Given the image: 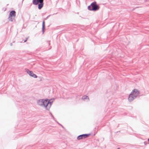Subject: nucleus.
Listing matches in <instances>:
<instances>
[{
    "label": "nucleus",
    "instance_id": "nucleus-20",
    "mask_svg": "<svg viewBox=\"0 0 149 149\" xmlns=\"http://www.w3.org/2000/svg\"><path fill=\"white\" fill-rule=\"evenodd\" d=\"M117 149H120V148H118Z\"/></svg>",
    "mask_w": 149,
    "mask_h": 149
},
{
    "label": "nucleus",
    "instance_id": "nucleus-18",
    "mask_svg": "<svg viewBox=\"0 0 149 149\" xmlns=\"http://www.w3.org/2000/svg\"><path fill=\"white\" fill-rule=\"evenodd\" d=\"M58 124H59V125H61V124H60V123H58Z\"/></svg>",
    "mask_w": 149,
    "mask_h": 149
},
{
    "label": "nucleus",
    "instance_id": "nucleus-8",
    "mask_svg": "<svg viewBox=\"0 0 149 149\" xmlns=\"http://www.w3.org/2000/svg\"><path fill=\"white\" fill-rule=\"evenodd\" d=\"M50 15H49L47 17H46L44 19V20L43 21L42 23V32L43 33L44 32L45 30V20H46L47 19V18H48L49 17Z\"/></svg>",
    "mask_w": 149,
    "mask_h": 149
},
{
    "label": "nucleus",
    "instance_id": "nucleus-7",
    "mask_svg": "<svg viewBox=\"0 0 149 149\" xmlns=\"http://www.w3.org/2000/svg\"><path fill=\"white\" fill-rule=\"evenodd\" d=\"M131 93L134 96H136V97L140 94V92L138 89H134L132 91Z\"/></svg>",
    "mask_w": 149,
    "mask_h": 149
},
{
    "label": "nucleus",
    "instance_id": "nucleus-19",
    "mask_svg": "<svg viewBox=\"0 0 149 149\" xmlns=\"http://www.w3.org/2000/svg\"><path fill=\"white\" fill-rule=\"evenodd\" d=\"M148 142H149V138L148 139Z\"/></svg>",
    "mask_w": 149,
    "mask_h": 149
},
{
    "label": "nucleus",
    "instance_id": "nucleus-11",
    "mask_svg": "<svg viewBox=\"0 0 149 149\" xmlns=\"http://www.w3.org/2000/svg\"><path fill=\"white\" fill-rule=\"evenodd\" d=\"M43 1H42L38 4V8L40 10L43 7L44 4Z\"/></svg>",
    "mask_w": 149,
    "mask_h": 149
},
{
    "label": "nucleus",
    "instance_id": "nucleus-5",
    "mask_svg": "<svg viewBox=\"0 0 149 149\" xmlns=\"http://www.w3.org/2000/svg\"><path fill=\"white\" fill-rule=\"evenodd\" d=\"M26 72H27L30 76L33 77L34 78H37L38 77L37 76L36 74H34L32 71H30L29 69H26Z\"/></svg>",
    "mask_w": 149,
    "mask_h": 149
},
{
    "label": "nucleus",
    "instance_id": "nucleus-9",
    "mask_svg": "<svg viewBox=\"0 0 149 149\" xmlns=\"http://www.w3.org/2000/svg\"><path fill=\"white\" fill-rule=\"evenodd\" d=\"M136 98V97L135 96H134L131 93H130V94L129 97L128 98V100L130 102H131L132 101H133L134 99H135Z\"/></svg>",
    "mask_w": 149,
    "mask_h": 149
},
{
    "label": "nucleus",
    "instance_id": "nucleus-2",
    "mask_svg": "<svg viewBox=\"0 0 149 149\" xmlns=\"http://www.w3.org/2000/svg\"><path fill=\"white\" fill-rule=\"evenodd\" d=\"M16 16V12L15 11L13 10L11 11L9 13L8 19L9 21L13 22L15 19V18Z\"/></svg>",
    "mask_w": 149,
    "mask_h": 149
},
{
    "label": "nucleus",
    "instance_id": "nucleus-16",
    "mask_svg": "<svg viewBox=\"0 0 149 149\" xmlns=\"http://www.w3.org/2000/svg\"><path fill=\"white\" fill-rule=\"evenodd\" d=\"M10 45L11 46H12L13 45V44H12V43H10Z\"/></svg>",
    "mask_w": 149,
    "mask_h": 149
},
{
    "label": "nucleus",
    "instance_id": "nucleus-13",
    "mask_svg": "<svg viewBox=\"0 0 149 149\" xmlns=\"http://www.w3.org/2000/svg\"><path fill=\"white\" fill-rule=\"evenodd\" d=\"M50 114L51 116L53 118V119H54V118L53 116V115H52V113H50Z\"/></svg>",
    "mask_w": 149,
    "mask_h": 149
},
{
    "label": "nucleus",
    "instance_id": "nucleus-10",
    "mask_svg": "<svg viewBox=\"0 0 149 149\" xmlns=\"http://www.w3.org/2000/svg\"><path fill=\"white\" fill-rule=\"evenodd\" d=\"M44 0H33V3L34 5H37Z\"/></svg>",
    "mask_w": 149,
    "mask_h": 149
},
{
    "label": "nucleus",
    "instance_id": "nucleus-6",
    "mask_svg": "<svg viewBox=\"0 0 149 149\" xmlns=\"http://www.w3.org/2000/svg\"><path fill=\"white\" fill-rule=\"evenodd\" d=\"M90 134H84L80 135L78 136L77 137V139L78 140H80L85 139L88 137Z\"/></svg>",
    "mask_w": 149,
    "mask_h": 149
},
{
    "label": "nucleus",
    "instance_id": "nucleus-14",
    "mask_svg": "<svg viewBox=\"0 0 149 149\" xmlns=\"http://www.w3.org/2000/svg\"><path fill=\"white\" fill-rule=\"evenodd\" d=\"M28 37L26 38V39L24 41V42H26L27 41V40L28 39Z\"/></svg>",
    "mask_w": 149,
    "mask_h": 149
},
{
    "label": "nucleus",
    "instance_id": "nucleus-1",
    "mask_svg": "<svg viewBox=\"0 0 149 149\" xmlns=\"http://www.w3.org/2000/svg\"><path fill=\"white\" fill-rule=\"evenodd\" d=\"M100 8L99 6L97 4L95 1H94L91 3L88 7V9L90 10L95 11L98 10Z\"/></svg>",
    "mask_w": 149,
    "mask_h": 149
},
{
    "label": "nucleus",
    "instance_id": "nucleus-3",
    "mask_svg": "<svg viewBox=\"0 0 149 149\" xmlns=\"http://www.w3.org/2000/svg\"><path fill=\"white\" fill-rule=\"evenodd\" d=\"M48 99H41L38 100L37 101L38 104L40 106H44L45 107L46 106V103L47 102Z\"/></svg>",
    "mask_w": 149,
    "mask_h": 149
},
{
    "label": "nucleus",
    "instance_id": "nucleus-4",
    "mask_svg": "<svg viewBox=\"0 0 149 149\" xmlns=\"http://www.w3.org/2000/svg\"><path fill=\"white\" fill-rule=\"evenodd\" d=\"M50 101L51 100L48 99V100H47V102L45 104L46 106H45V109L47 110H49V109L51 106L53 102V101Z\"/></svg>",
    "mask_w": 149,
    "mask_h": 149
},
{
    "label": "nucleus",
    "instance_id": "nucleus-15",
    "mask_svg": "<svg viewBox=\"0 0 149 149\" xmlns=\"http://www.w3.org/2000/svg\"><path fill=\"white\" fill-rule=\"evenodd\" d=\"M50 41H47V42L48 43V45H50V43L49 42Z\"/></svg>",
    "mask_w": 149,
    "mask_h": 149
},
{
    "label": "nucleus",
    "instance_id": "nucleus-17",
    "mask_svg": "<svg viewBox=\"0 0 149 149\" xmlns=\"http://www.w3.org/2000/svg\"><path fill=\"white\" fill-rule=\"evenodd\" d=\"M61 127H62L63 128V126L62 125H61Z\"/></svg>",
    "mask_w": 149,
    "mask_h": 149
},
{
    "label": "nucleus",
    "instance_id": "nucleus-21",
    "mask_svg": "<svg viewBox=\"0 0 149 149\" xmlns=\"http://www.w3.org/2000/svg\"><path fill=\"white\" fill-rule=\"evenodd\" d=\"M24 0H23V1Z\"/></svg>",
    "mask_w": 149,
    "mask_h": 149
},
{
    "label": "nucleus",
    "instance_id": "nucleus-12",
    "mask_svg": "<svg viewBox=\"0 0 149 149\" xmlns=\"http://www.w3.org/2000/svg\"><path fill=\"white\" fill-rule=\"evenodd\" d=\"M82 99L84 100H85L87 99L88 100V101L89 100V98L88 96L86 95H84L82 97Z\"/></svg>",
    "mask_w": 149,
    "mask_h": 149
}]
</instances>
